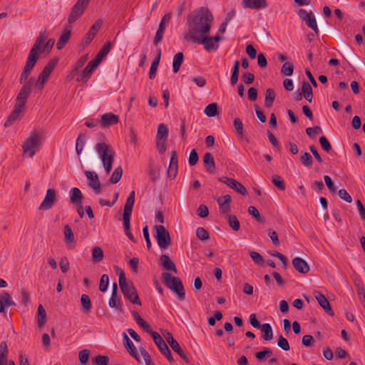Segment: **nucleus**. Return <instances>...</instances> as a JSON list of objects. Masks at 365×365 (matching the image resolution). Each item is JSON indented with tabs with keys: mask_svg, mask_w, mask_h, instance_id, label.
Instances as JSON below:
<instances>
[{
	"mask_svg": "<svg viewBox=\"0 0 365 365\" xmlns=\"http://www.w3.org/2000/svg\"><path fill=\"white\" fill-rule=\"evenodd\" d=\"M183 62V54L181 52L177 53L174 57L173 61V72L175 73H178L180 70V68Z\"/></svg>",
	"mask_w": 365,
	"mask_h": 365,
	"instance_id": "obj_37",
	"label": "nucleus"
},
{
	"mask_svg": "<svg viewBox=\"0 0 365 365\" xmlns=\"http://www.w3.org/2000/svg\"><path fill=\"white\" fill-rule=\"evenodd\" d=\"M93 71L88 68V67H85L84 69L82 71V72L79 74L78 77L77 78L78 81H88Z\"/></svg>",
	"mask_w": 365,
	"mask_h": 365,
	"instance_id": "obj_57",
	"label": "nucleus"
},
{
	"mask_svg": "<svg viewBox=\"0 0 365 365\" xmlns=\"http://www.w3.org/2000/svg\"><path fill=\"white\" fill-rule=\"evenodd\" d=\"M248 213L251 215L257 221L264 223L265 222V218L262 216L257 209L254 206H250L248 207Z\"/></svg>",
	"mask_w": 365,
	"mask_h": 365,
	"instance_id": "obj_47",
	"label": "nucleus"
},
{
	"mask_svg": "<svg viewBox=\"0 0 365 365\" xmlns=\"http://www.w3.org/2000/svg\"><path fill=\"white\" fill-rule=\"evenodd\" d=\"M132 315L135 320L136 323L145 331L150 334V331H153L150 329V326L142 319V317L137 313L136 312H133Z\"/></svg>",
	"mask_w": 365,
	"mask_h": 365,
	"instance_id": "obj_36",
	"label": "nucleus"
},
{
	"mask_svg": "<svg viewBox=\"0 0 365 365\" xmlns=\"http://www.w3.org/2000/svg\"><path fill=\"white\" fill-rule=\"evenodd\" d=\"M8 347L5 341L0 344V362H7Z\"/></svg>",
	"mask_w": 365,
	"mask_h": 365,
	"instance_id": "obj_53",
	"label": "nucleus"
},
{
	"mask_svg": "<svg viewBox=\"0 0 365 365\" xmlns=\"http://www.w3.org/2000/svg\"><path fill=\"white\" fill-rule=\"evenodd\" d=\"M32 85H33V82H32L31 79H30L27 82H26L24 83V85L23 86V87L21 88V89L20 90L19 93H18V96L16 98L26 101V100L30 94Z\"/></svg>",
	"mask_w": 365,
	"mask_h": 365,
	"instance_id": "obj_25",
	"label": "nucleus"
},
{
	"mask_svg": "<svg viewBox=\"0 0 365 365\" xmlns=\"http://www.w3.org/2000/svg\"><path fill=\"white\" fill-rule=\"evenodd\" d=\"M71 37V31L68 30H65L62 35L60 36L57 43L56 48L58 50H61L65 45L68 43L69 38Z\"/></svg>",
	"mask_w": 365,
	"mask_h": 365,
	"instance_id": "obj_35",
	"label": "nucleus"
},
{
	"mask_svg": "<svg viewBox=\"0 0 365 365\" xmlns=\"http://www.w3.org/2000/svg\"><path fill=\"white\" fill-rule=\"evenodd\" d=\"M294 72V65L289 61L285 62L281 68L282 74L284 76H292Z\"/></svg>",
	"mask_w": 365,
	"mask_h": 365,
	"instance_id": "obj_49",
	"label": "nucleus"
},
{
	"mask_svg": "<svg viewBox=\"0 0 365 365\" xmlns=\"http://www.w3.org/2000/svg\"><path fill=\"white\" fill-rule=\"evenodd\" d=\"M90 351L88 349H83L78 353V359L82 365H86L89 358Z\"/></svg>",
	"mask_w": 365,
	"mask_h": 365,
	"instance_id": "obj_62",
	"label": "nucleus"
},
{
	"mask_svg": "<svg viewBox=\"0 0 365 365\" xmlns=\"http://www.w3.org/2000/svg\"><path fill=\"white\" fill-rule=\"evenodd\" d=\"M56 197V190L53 188L47 190L46 196L41 203L38 209L39 210H49L53 205Z\"/></svg>",
	"mask_w": 365,
	"mask_h": 365,
	"instance_id": "obj_11",
	"label": "nucleus"
},
{
	"mask_svg": "<svg viewBox=\"0 0 365 365\" xmlns=\"http://www.w3.org/2000/svg\"><path fill=\"white\" fill-rule=\"evenodd\" d=\"M21 112L14 109L13 112L11 113V115L8 117L7 120H6L4 123L5 127H9L13 125V123L19 118L20 114Z\"/></svg>",
	"mask_w": 365,
	"mask_h": 365,
	"instance_id": "obj_46",
	"label": "nucleus"
},
{
	"mask_svg": "<svg viewBox=\"0 0 365 365\" xmlns=\"http://www.w3.org/2000/svg\"><path fill=\"white\" fill-rule=\"evenodd\" d=\"M150 335L160 352L165 355L170 363L173 364L174 359L170 350L161 336L156 331H150Z\"/></svg>",
	"mask_w": 365,
	"mask_h": 365,
	"instance_id": "obj_7",
	"label": "nucleus"
},
{
	"mask_svg": "<svg viewBox=\"0 0 365 365\" xmlns=\"http://www.w3.org/2000/svg\"><path fill=\"white\" fill-rule=\"evenodd\" d=\"M89 0H78L72 8L68 17V22H75L83 14Z\"/></svg>",
	"mask_w": 365,
	"mask_h": 365,
	"instance_id": "obj_9",
	"label": "nucleus"
},
{
	"mask_svg": "<svg viewBox=\"0 0 365 365\" xmlns=\"http://www.w3.org/2000/svg\"><path fill=\"white\" fill-rule=\"evenodd\" d=\"M230 188L234 190L236 192L242 196H246L248 194L247 190L245 186L240 182L232 178H230Z\"/></svg>",
	"mask_w": 365,
	"mask_h": 365,
	"instance_id": "obj_26",
	"label": "nucleus"
},
{
	"mask_svg": "<svg viewBox=\"0 0 365 365\" xmlns=\"http://www.w3.org/2000/svg\"><path fill=\"white\" fill-rule=\"evenodd\" d=\"M135 203V191L133 190L130 192L128 197L126 199L125 205H124V210H123V220H130V216L132 214L133 207Z\"/></svg>",
	"mask_w": 365,
	"mask_h": 365,
	"instance_id": "obj_14",
	"label": "nucleus"
},
{
	"mask_svg": "<svg viewBox=\"0 0 365 365\" xmlns=\"http://www.w3.org/2000/svg\"><path fill=\"white\" fill-rule=\"evenodd\" d=\"M81 303L83 307L84 312H91L92 308V304L88 295L85 294H82L81 297Z\"/></svg>",
	"mask_w": 365,
	"mask_h": 365,
	"instance_id": "obj_44",
	"label": "nucleus"
},
{
	"mask_svg": "<svg viewBox=\"0 0 365 365\" xmlns=\"http://www.w3.org/2000/svg\"><path fill=\"white\" fill-rule=\"evenodd\" d=\"M153 230L154 237L159 247L162 250L167 249L171 245V238L168 231L163 225H155Z\"/></svg>",
	"mask_w": 365,
	"mask_h": 365,
	"instance_id": "obj_6",
	"label": "nucleus"
},
{
	"mask_svg": "<svg viewBox=\"0 0 365 365\" xmlns=\"http://www.w3.org/2000/svg\"><path fill=\"white\" fill-rule=\"evenodd\" d=\"M93 71L88 68V67H85L84 69L82 71V72L79 74L78 77L77 78L78 81H88Z\"/></svg>",
	"mask_w": 365,
	"mask_h": 365,
	"instance_id": "obj_56",
	"label": "nucleus"
},
{
	"mask_svg": "<svg viewBox=\"0 0 365 365\" xmlns=\"http://www.w3.org/2000/svg\"><path fill=\"white\" fill-rule=\"evenodd\" d=\"M160 260V264L164 269H165L167 270L173 271L175 274L178 272L175 264L170 259L169 256H168L166 255H161Z\"/></svg>",
	"mask_w": 365,
	"mask_h": 365,
	"instance_id": "obj_27",
	"label": "nucleus"
},
{
	"mask_svg": "<svg viewBox=\"0 0 365 365\" xmlns=\"http://www.w3.org/2000/svg\"><path fill=\"white\" fill-rule=\"evenodd\" d=\"M86 136L84 135H79L76 140V151L78 155H80L84 148L86 141Z\"/></svg>",
	"mask_w": 365,
	"mask_h": 365,
	"instance_id": "obj_50",
	"label": "nucleus"
},
{
	"mask_svg": "<svg viewBox=\"0 0 365 365\" xmlns=\"http://www.w3.org/2000/svg\"><path fill=\"white\" fill-rule=\"evenodd\" d=\"M217 202L219 205L220 212L224 215V217L228 218V195H225L217 198Z\"/></svg>",
	"mask_w": 365,
	"mask_h": 365,
	"instance_id": "obj_23",
	"label": "nucleus"
},
{
	"mask_svg": "<svg viewBox=\"0 0 365 365\" xmlns=\"http://www.w3.org/2000/svg\"><path fill=\"white\" fill-rule=\"evenodd\" d=\"M262 330V338L265 341H270L273 338V331L269 324L265 323L262 324L259 328Z\"/></svg>",
	"mask_w": 365,
	"mask_h": 365,
	"instance_id": "obj_31",
	"label": "nucleus"
},
{
	"mask_svg": "<svg viewBox=\"0 0 365 365\" xmlns=\"http://www.w3.org/2000/svg\"><path fill=\"white\" fill-rule=\"evenodd\" d=\"M162 276L166 286L177 294L180 300H184L185 298V292L180 279L176 277L172 276L169 272H163Z\"/></svg>",
	"mask_w": 365,
	"mask_h": 365,
	"instance_id": "obj_5",
	"label": "nucleus"
},
{
	"mask_svg": "<svg viewBox=\"0 0 365 365\" xmlns=\"http://www.w3.org/2000/svg\"><path fill=\"white\" fill-rule=\"evenodd\" d=\"M346 55L348 58L350 59V61H351L352 62L361 66L365 65L363 61L361 60L360 57L354 51H347Z\"/></svg>",
	"mask_w": 365,
	"mask_h": 365,
	"instance_id": "obj_59",
	"label": "nucleus"
},
{
	"mask_svg": "<svg viewBox=\"0 0 365 365\" xmlns=\"http://www.w3.org/2000/svg\"><path fill=\"white\" fill-rule=\"evenodd\" d=\"M123 344L129 354L135 358L137 361H140V357L138 354L137 349L135 346H134L132 341L128 338L126 334H123Z\"/></svg>",
	"mask_w": 365,
	"mask_h": 365,
	"instance_id": "obj_22",
	"label": "nucleus"
},
{
	"mask_svg": "<svg viewBox=\"0 0 365 365\" xmlns=\"http://www.w3.org/2000/svg\"><path fill=\"white\" fill-rule=\"evenodd\" d=\"M58 60L57 58H53L50 60L48 63L44 66L42 72L45 73V74H48L50 76L54 68L58 63Z\"/></svg>",
	"mask_w": 365,
	"mask_h": 365,
	"instance_id": "obj_51",
	"label": "nucleus"
},
{
	"mask_svg": "<svg viewBox=\"0 0 365 365\" xmlns=\"http://www.w3.org/2000/svg\"><path fill=\"white\" fill-rule=\"evenodd\" d=\"M109 278L107 274H103L100 279L99 290L102 292H105L108 286Z\"/></svg>",
	"mask_w": 365,
	"mask_h": 365,
	"instance_id": "obj_60",
	"label": "nucleus"
},
{
	"mask_svg": "<svg viewBox=\"0 0 365 365\" xmlns=\"http://www.w3.org/2000/svg\"><path fill=\"white\" fill-rule=\"evenodd\" d=\"M217 111V106L215 103H210L204 110L205 114L208 117L215 116Z\"/></svg>",
	"mask_w": 365,
	"mask_h": 365,
	"instance_id": "obj_55",
	"label": "nucleus"
},
{
	"mask_svg": "<svg viewBox=\"0 0 365 365\" xmlns=\"http://www.w3.org/2000/svg\"><path fill=\"white\" fill-rule=\"evenodd\" d=\"M95 150L100 158L106 175H108L114 162L115 151L112 146L105 140L96 145Z\"/></svg>",
	"mask_w": 365,
	"mask_h": 365,
	"instance_id": "obj_3",
	"label": "nucleus"
},
{
	"mask_svg": "<svg viewBox=\"0 0 365 365\" xmlns=\"http://www.w3.org/2000/svg\"><path fill=\"white\" fill-rule=\"evenodd\" d=\"M16 303L12 300L11 295L6 292L0 294V312H4L6 307L15 306Z\"/></svg>",
	"mask_w": 365,
	"mask_h": 365,
	"instance_id": "obj_20",
	"label": "nucleus"
},
{
	"mask_svg": "<svg viewBox=\"0 0 365 365\" xmlns=\"http://www.w3.org/2000/svg\"><path fill=\"white\" fill-rule=\"evenodd\" d=\"M322 130L321 127L317 125L314 128H307L306 129V133L307 135L311 138H315V134H320L322 133Z\"/></svg>",
	"mask_w": 365,
	"mask_h": 365,
	"instance_id": "obj_63",
	"label": "nucleus"
},
{
	"mask_svg": "<svg viewBox=\"0 0 365 365\" xmlns=\"http://www.w3.org/2000/svg\"><path fill=\"white\" fill-rule=\"evenodd\" d=\"M292 265L297 272L302 274H307L310 270L308 263L301 257H294L292 259Z\"/></svg>",
	"mask_w": 365,
	"mask_h": 365,
	"instance_id": "obj_19",
	"label": "nucleus"
},
{
	"mask_svg": "<svg viewBox=\"0 0 365 365\" xmlns=\"http://www.w3.org/2000/svg\"><path fill=\"white\" fill-rule=\"evenodd\" d=\"M277 346L284 351H289L290 349L287 339L282 335L279 336Z\"/></svg>",
	"mask_w": 365,
	"mask_h": 365,
	"instance_id": "obj_61",
	"label": "nucleus"
},
{
	"mask_svg": "<svg viewBox=\"0 0 365 365\" xmlns=\"http://www.w3.org/2000/svg\"><path fill=\"white\" fill-rule=\"evenodd\" d=\"M103 21L101 19H98L96 21L94 24L89 29L88 31L85 35L83 43L85 45H88L91 42V41L93 39L96 34L98 33V30L101 29L102 26Z\"/></svg>",
	"mask_w": 365,
	"mask_h": 365,
	"instance_id": "obj_17",
	"label": "nucleus"
},
{
	"mask_svg": "<svg viewBox=\"0 0 365 365\" xmlns=\"http://www.w3.org/2000/svg\"><path fill=\"white\" fill-rule=\"evenodd\" d=\"M70 202L76 205H81L83 195L81 191L77 188H71L69 191Z\"/></svg>",
	"mask_w": 365,
	"mask_h": 365,
	"instance_id": "obj_29",
	"label": "nucleus"
},
{
	"mask_svg": "<svg viewBox=\"0 0 365 365\" xmlns=\"http://www.w3.org/2000/svg\"><path fill=\"white\" fill-rule=\"evenodd\" d=\"M319 143L322 149H324L326 152L329 153L331 150V145L325 136L320 137Z\"/></svg>",
	"mask_w": 365,
	"mask_h": 365,
	"instance_id": "obj_64",
	"label": "nucleus"
},
{
	"mask_svg": "<svg viewBox=\"0 0 365 365\" xmlns=\"http://www.w3.org/2000/svg\"><path fill=\"white\" fill-rule=\"evenodd\" d=\"M203 163L208 172L212 173L215 169V160L211 153H206L203 156Z\"/></svg>",
	"mask_w": 365,
	"mask_h": 365,
	"instance_id": "obj_33",
	"label": "nucleus"
},
{
	"mask_svg": "<svg viewBox=\"0 0 365 365\" xmlns=\"http://www.w3.org/2000/svg\"><path fill=\"white\" fill-rule=\"evenodd\" d=\"M304 21L306 23L307 26H309L310 29H312L314 31V33L316 34H318L319 29L317 26L315 16L313 14V13H312V14H310L309 16H307L306 20H304Z\"/></svg>",
	"mask_w": 365,
	"mask_h": 365,
	"instance_id": "obj_41",
	"label": "nucleus"
},
{
	"mask_svg": "<svg viewBox=\"0 0 365 365\" xmlns=\"http://www.w3.org/2000/svg\"><path fill=\"white\" fill-rule=\"evenodd\" d=\"M275 92L272 88H267L265 93L264 106L266 108H271L275 99Z\"/></svg>",
	"mask_w": 365,
	"mask_h": 365,
	"instance_id": "obj_34",
	"label": "nucleus"
},
{
	"mask_svg": "<svg viewBox=\"0 0 365 365\" xmlns=\"http://www.w3.org/2000/svg\"><path fill=\"white\" fill-rule=\"evenodd\" d=\"M164 337L173 350L178 354L181 358L186 360L187 357L184 351L181 349L178 342L173 338L172 334L169 331H166L165 334H164Z\"/></svg>",
	"mask_w": 365,
	"mask_h": 365,
	"instance_id": "obj_13",
	"label": "nucleus"
},
{
	"mask_svg": "<svg viewBox=\"0 0 365 365\" xmlns=\"http://www.w3.org/2000/svg\"><path fill=\"white\" fill-rule=\"evenodd\" d=\"M233 125L235 129V132L237 135V136L240 139H245V141L247 143L249 142L247 137L244 135V129H243V124L241 121V120L239 118H235L233 122Z\"/></svg>",
	"mask_w": 365,
	"mask_h": 365,
	"instance_id": "obj_30",
	"label": "nucleus"
},
{
	"mask_svg": "<svg viewBox=\"0 0 365 365\" xmlns=\"http://www.w3.org/2000/svg\"><path fill=\"white\" fill-rule=\"evenodd\" d=\"M38 325L39 327H43L46 321V313L43 308V307L41 304H39L38 307Z\"/></svg>",
	"mask_w": 365,
	"mask_h": 365,
	"instance_id": "obj_43",
	"label": "nucleus"
},
{
	"mask_svg": "<svg viewBox=\"0 0 365 365\" xmlns=\"http://www.w3.org/2000/svg\"><path fill=\"white\" fill-rule=\"evenodd\" d=\"M103 251L98 247L96 246L92 250V260L95 263L100 262L103 259Z\"/></svg>",
	"mask_w": 365,
	"mask_h": 365,
	"instance_id": "obj_39",
	"label": "nucleus"
},
{
	"mask_svg": "<svg viewBox=\"0 0 365 365\" xmlns=\"http://www.w3.org/2000/svg\"><path fill=\"white\" fill-rule=\"evenodd\" d=\"M47 39V33L46 31H41L36 38L34 44L29 51V54L38 58V53H43L42 50L45 46V41Z\"/></svg>",
	"mask_w": 365,
	"mask_h": 365,
	"instance_id": "obj_10",
	"label": "nucleus"
},
{
	"mask_svg": "<svg viewBox=\"0 0 365 365\" xmlns=\"http://www.w3.org/2000/svg\"><path fill=\"white\" fill-rule=\"evenodd\" d=\"M43 140V132L36 128L31 131L22 144V155L32 158L38 152Z\"/></svg>",
	"mask_w": 365,
	"mask_h": 365,
	"instance_id": "obj_2",
	"label": "nucleus"
},
{
	"mask_svg": "<svg viewBox=\"0 0 365 365\" xmlns=\"http://www.w3.org/2000/svg\"><path fill=\"white\" fill-rule=\"evenodd\" d=\"M88 185L93 189L96 193L98 194L101 190V183L97 173L94 171H85Z\"/></svg>",
	"mask_w": 365,
	"mask_h": 365,
	"instance_id": "obj_12",
	"label": "nucleus"
},
{
	"mask_svg": "<svg viewBox=\"0 0 365 365\" xmlns=\"http://www.w3.org/2000/svg\"><path fill=\"white\" fill-rule=\"evenodd\" d=\"M38 57L34 56L29 53L28 58L26 63V65L24 68V71L31 73V70L34 68L37 61Z\"/></svg>",
	"mask_w": 365,
	"mask_h": 365,
	"instance_id": "obj_40",
	"label": "nucleus"
},
{
	"mask_svg": "<svg viewBox=\"0 0 365 365\" xmlns=\"http://www.w3.org/2000/svg\"><path fill=\"white\" fill-rule=\"evenodd\" d=\"M171 154L168 173L170 177L175 178L178 172V158L175 151H172Z\"/></svg>",
	"mask_w": 365,
	"mask_h": 365,
	"instance_id": "obj_24",
	"label": "nucleus"
},
{
	"mask_svg": "<svg viewBox=\"0 0 365 365\" xmlns=\"http://www.w3.org/2000/svg\"><path fill=\"white\" fill-rule=\"evenodd\" d=\"M242 5L245 9H263L268 6L267 0H242Z\"/></svg>",
	"mask_w": 365,
	"mask_h": 365,
	"instance_id": "obj_16",
	"label": "nucleus"
},
{
	"mask_svg": "<svg viewBox=\"0 0 365 365\" xmlns=\"http://www.w3.org/2000/svg\"><path fill=\"white\" fill-rule=\"evenodd\" d=\"M302 92L304 98L309 103L312 101L313 93L311 85L307 82L304 81L302 86Z\"/></svg>",
	"mask_w": 365,
	"mask_h": 365,
	"instance_id": "obj_32",
	"label": "nucleus"
},
{
	"mask_svg": "<svg viewBox=\"0 0 365 365\" xmlns=\"http://www.w3.org/2000/svg\"><path fill=\"white\" fill-rule=\"evenodd\" d=\"M88 54H85L81 56L73 64L74 70L73 73H74L75 72L78 71V70L80 69L86 63V61L88 60Z\"/></svg>",
	"mask_w": 365,
	"mask_h": 365,
	"instance_id": "obj_52",
	"label": "nucleus"
},
{
	"mask_svg": "<svg viewBox=\"0 0 365 365\" xmlns=\"http://www.w3.org/2000/svg\"><path fill=\"white\" fill-rule=\"evenodd\" d=\"M118 282L124 297L132 303L140 305L141 302L138 298L136 289L132 282L126 281L125 273L122 270L118 273Z\"/></svg>",
	"mask_w": 365,
	"mask_h": 365,
	"instance_id": "obj_4",
	"label": "nucleus"
},
{
	"mask_svg": "<svg viewBox=\"0 0 365 365\" xmlns=\"http://www.w3.org/2000/svg\"><path fill=\"white\" fill-rule=\"evenodd\" d=\"M272 182L280 190H285V183L282 178L278 175H274L272 178Z\"/></svg>",
	"mask_w": 365,
	"mask_h": 365,
	"instance_id": "obj_58",
	"label": "nucleus"
},
{
	"mask_svg": "<svg viewBox=\"0 0 365 365\" xmlns=\"http://www.w3.org/2000/svg\"><path fill=\"white\" fill-rule=\"evenodd\" d=\"M239 68H240V62L238 61H236L235 62V64H234V66L232 68V76L230 78V83L232 86H235V84H237V83L238 81Z\"/></svg>",
	"mask_w": 365,
	"mask_h": 365,
	"instance_id": "obj_45",
	"label": "nucleus"
},
{
	"mask_svg": "<svg viewBox=\"0 0 365 365\" xmlns=\"http://www.w3.org/2000/svg\"><path fill=\"white\" fill-rule=\"evenodd\" d=\"M314 295L321 307L329 315L334 316V311L332 310L329 302L326 297L319 291H314Z\"/></svg>",
	"mask_w": 365,
	"mask_h": 365,
	"instance_id": "obj_15",
	"label": "nucleus"
},
{
	"mask_svg": "<svg viewBox=\"0 0 365 365\" xmlns=\"http://www.w3.org/2000/svg\"><path fill=\"white\" fill-rule=\"evenodd\" d=\"M302 163L307 168H310L312 165L313 160L311 155L307 152H303L300 158Z\"/></svg>",
	"mask_w": 365,
	"mask_h": 365,
	"instance_id": "obj_54",
	"label": "nucleus"
},
{
	"mask_svg": "<svg viewBox=\"0 0 365 365\" xmlns=\"http://www.w3.org/2000/svg\"><path fill=\"white\" fill-rule=\"evenodd\" d=\"M214 23V17L207 8L200 7L187 16L188 36L192 41L207 36Z\"/></svg>",
	"mask_w": 365,
	"mask_h": 365,
	"instance_id": "obj_1",
	"label": "nucleus"
},
{
	"mask_svg": "<svg viewBox=\"0 0 365 365\" xmlns=\"http://www.w3.org/2000/svg\"><path fill=\"white\" fill-rule=\"evenodd\" d=\"M64 241L68 248H73L76 245V239L74 234L68 225L63 227Z\"/></svg>",
	"mask_w": 365,
	"mask_h": 365,
	"instance_id": "obj_21",
	"label": "nucleus"
},
{
	"mask_svg": "<svg viewBox=\"0 0 365 365\" xmlns=\"http://www.w3.org/2000/svg\"><path fill=\"white\" fill-rule=\"evenodd\" d=\"M223 38L219 34H216L215 36L208 37L207 36H202L199 37L197 39L194 40L195 43H201L204 46L206 51H215L219 46V42Z\"/></svg>",
	"mask_w": 365,
	"mask_h": 365,
	"instance_id": "obj_8",
	"label": "nucleus"
},
{
	"mask_svg": "<svg viewBox=\"0 0 365 365\" xmlns=\"http://www.w3.org/2000/svg\"><path fill=\"white\" fill-rule=\"evenodd\" d=\"M111 49V43H106L103 47L101 49V51L97 53L96 56V59L100 63L103 60V58L110 52Z\"/></svg>",
	"mask_w": 365,
	"mask_h": 365,
	"instance_id": "obj_42",
	"label": "nucleus"
},
{
	"mask_svg": "<svg viewBox=\"0 0 365 365\" xmlns=\"http://www.w3.org/2000/svg\"><path fill=\"white\" fill-rule=\"evenodd\" d=\"M123 175V169L120 166H118L115 168L114 171L112 173L110 181V182L115 184L117 183L121 179Z\"/></svg>",
	"mask_w": 365,
	"mask_h": 365,
	"instance_id": "obj_48",
	"label": "nucleus"
},
{
	"mask_svg": "<svg viewBox=\"0 0 365 365\" xmlns=\"http://www.w3.org/2000/svg\"><path fill=\"white\" fill-rule=\"evenodd\" d=\"M160 56H161V49L159 48L158 50V53H157L156 56L155 57L154 60L153 61L150 68L149 78L150 79H153L156 76L157 69H158V65H159V63L160 61Z\"/></svg>",
	"mask_w": 365,
	"mask_h": 365,
	"instance_id": "obj_28",
	"label": "nucleus"
},
{
	"mask_svg": "<svg viewBox=\"0 0 365 365\" xmlns=\"http://www.w3.org/2000/svg\"><path fill=\"white\" fill-rule=\"evenodd\" d=\"M119 118L112 113H107L101 115V125L102 128H108L118 123Z\"/></svg>",
	"mask_w": 365,
	"mask_h": 365,
	"instance_id": "obj_18",
	"label": "nucleus"
},
{
	"mask_svg": "<svg viewBox=\"0 0 365 365\" xmlns=\"http://www.w3.org/2000/svg\"><path fill=\"white\" fill-rule=\"evenodd\" d=\"M168 136V128L166 125L161 123L159 125L156 134V139L167 140Z\"/></svg>",
	"mask_w": 365,
	"mask_h": 365,
	"instance_id": "obj_38",
	"label": "nucleus"
}]
</instances>
